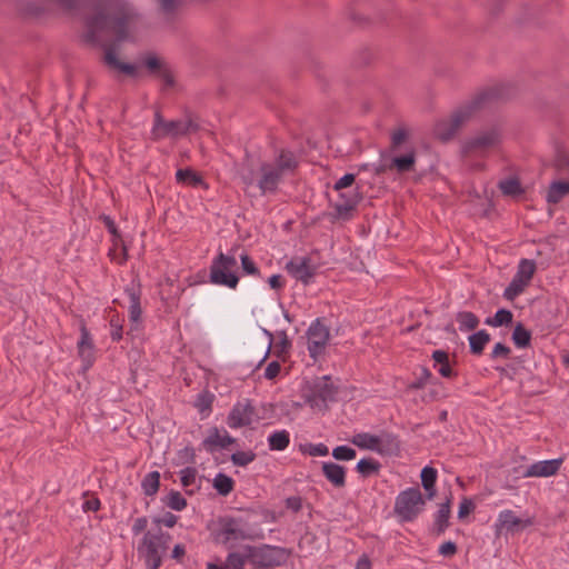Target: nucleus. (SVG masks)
<instances>
[{
	"label": "nucleus",
	"mask_w": 569,
	"mask_h": 569,
	"mask_svg": "<svg viewBox=\"0 0 569 569\" xmlns=\"http://www.w3.org/2000/svg\"><path fill=\"white\" fill-rule=\"evenodd\" d=\"M279 341L274 345V355L278 358H283L284 355L289 352V349L291 348V341L288 338L286 331L278 332Z\"/></svg>",
	"instance_id": "de8ad7c7"
},
{
	"label": "nucleus",
	"mask_w": 569,
	"mask_h": 569,
	"mask_svg": "<svg viewBox=\"0 0 569 569\" xmlns=\"http://www.w3.org/2000/svg\"><path fill=\"white\" fill-rule=\"evenodd\" d=\"M177 182L197 187L202 183V178L192 169H179L176 172Z\"/></svg>",
	"instance_id": "a19ab883"
},
{
	"label": "nucleus",
	"mask_w": 569,
	"mask_h": 569,
	"mask_svg": "<svg viewBox=\"0 0 569 569\" xmlns=\"http://www.w3.org/2000/svg\"><path fill=\"white\" fill-rule=\"evenodd\" d=\"M408 131L405 128L395 130L391 134V150L396 151L408 139Z\"/></svg>",
	"instance_id": "603ef678"
},
{
	"label": "nucleus",
	"mask_w": 569,
	"mask_h": 569,
	"mask_svg": "<svg viewBox=\"0 0 569 569\" xmlns=\"http://www.w3.org/2000/svg\"><path fill=\"white\" fill-rule=\"evenodd\" d=\"M361 201V194L358 190L339 191V200L333 204L338 219L348 220L351 212L356 210L358 203Z\"/></svg>",
	"instance_id": "4468645a"
},
{
	"label": "nucleus",
	"mask_w": 569,
	"mask_h": 569,
	"mask_svg": "<svg viewBox=\"0 0 569 569\" xmlns=\"http://www.w3.org/2000/svg\"><path fill=\"white\" fill-rule=\"evenodd\" d=\"M163 502L172 510L181 511L187 507V500L179 491L171 490Z\"/></svg>",
	"instance_id": "a18cd8bd"
},
{
	"label": "nucleus",
	"mask_w": 569,
	"mask_h": 569,
	"mask_svg": "<svg viewBox=\"0 0 569 569\" xmlns=\"http://www.w3.org/2000/svg\"><path fill=\"white\" fill-rule=\"evenodd\" d=\"M355 180H356V176L353 173H346L338 181H336V183L333 184V189L336 191H341L343 189H347L355 183Z\"/></svg>",
	"instance_id": "bf43d9fd"
},
{
	"label": "nucleus",
	"mask_w": 569,
	"mask_h": 569,
	"mask_svg": "<svg viewBox=\"0 0 569 569\" xmlns=\"http://www.w3.org/2000/svg\"><path fill=\"white\" fill-rule=\"evenodd\" d=\"M510 88L506 84H497L479 92L471 101L459 107L449 119L437 122L436 137L446 142L455 137L457 131L479 110L490 106L493 101L507 99Z\"/></svg>",
	"instance_id": "f257e3e1"
},
{
	"label": "nucleus",
	"mask_w": 569,
	"mask_h": 569,
	"mask_svg": "<svg viewBox=\"0 0 569 569\" xmlns=\"http://www.w3.org/2000/svg\"><path fill=\"white\" fill-rule=\"evenodd\" d=\"M256 453L252 450L237 451L231 455V461L234 466L246 467L256 459Z\"/></svg>",
	"instance_id": "49530a36"
},
{
	"label": "nucleus",
	"mask_w": 569,
	"mask_h": 569,
	"mask_svg": "<svg viewBox=\"0 0 569 569\" xmlns=\"http://www.w3.org/2000/svg\"><path fill=\"white\" fill-rule=\"evenodd\" d=\"M500 138V132L496 128L482 131L476 137L465 141L462 144V153L465 156L483 154L489 149L499 144Z\"/></svg>",
	"instance_id": "9d476101"
},
{
	"label": "nucleus",
	"mask_w": 569,
	"mask_h": 569,
	"mask_svg": "<svg viewBox=\"0 0 569 569\" xmlns=\"http://www.w3.org/2000/svg\"><path fill=\"white\" fill-rule=\"evenodd\" d=\"M498 187L505 196L517 197L523 193V189L518 178L501 180Z\"/></svg>",
	"instance_id": "4c0bfd02"
},
{
	"label": "nucleus",
	"mask_w": 569,
	"mask_h": 569,
	"mask_svg": "<svg viewBox=\"0 0 569 569\" xmlns=\"http://www.w3.org/2000/svg\"><path fill=\"white\" fill-rule=\"evenodd\" d=\"M416 163V152L413 150L402 156L393 157L390 161V167L399 173L412 171Z\"/></svg>",
	"instance_id": "bb28decb"
},
{
	"label": "nucleus",
	"mask_w": 569,
	"mask_h": 569,
	"mask_svg": "<svg viewBox=\"0 0 569 569\" xmlns=\"http://www.w3.org/2000/svg\"><path fill=\"white\" fill-rule=\"evenodd\" d=\"M490 341V335L486 330H480L476 333H472L469 337V348L470 352L476 356H480L486 345Z\"/></svg>",
	"instance_id": "7c9ffc66"
},
{
	"label": "nucleus",
	"mask_w": 569,
	"mask_h": 569,
	"mask_svg": "<svg viewBox=\"0 0 569 569\" xmlns=\"http://www.w3.org/2000/svg\"><path fill=\"white\" fill-rule=\"evenodd\" d=\"M281 370V366L278 361H271L268 363L266 370H264V378L268 380L274 379Z\"/></svg>",
	"instance_id": "774afa93"
},
{
	"label": "nucleus",
	"mask_w": 569,
	"mask_h": 569,
	"mask_svg": "<svg viewBox=\"0 0 569 569\" xmlns=\"http://www.w3.org/2000/svg\"><path fill=\"white\" fill-rule=\"evenodd\" d=\"M290 443V433L287 430H278L268 437V446L272 451H282Z\"/></svg>",
	"instance_id": "c756f323"
},
{
	"label": "nucleus",
	"mask_w": 569,
	"mask_h": 569,
	"mask_svg": "<svg viewBox=\"0 0 569 569\" xmlns=\"http://www.w3.org/2000/svg\"><path fill=\"white\" fill-rule=\"evenodd\" d=\"M510 352H511V349L508 346L503 345L502 342H498L493 347L490 357L492 359H497V358H500V357L501 358H509Z\"/></svg>",
	"instance_id": "0e129e2a"
},
{
	"label": "nucleus",
	"mask_w": 569,
	"mask_h": 569,
	"mask_svg": "<svg viewBox=\"0 0 569 569\" xmlns=\"http://www.w3.org/2000/svg\"><path fill=\"white\" fill-rule=\"evenodd\" d=\"M458 551L457 545L453 541H446L440 545L438 552L443 557H453Z\"/></svg>",
	"instance_id": "338daca9"
},
{
	"label": "nucleus",
	"mask_w": 569,
	"mask_h": 569,
	"mask_svg": "<svg viewBox=\"0 0 569 569\" xmlns=\"http://www.w3.org/2000/svg\"><path fill=\"white\" fill-rule=\"evenodd\" d=\"M246 562L250 563V557L248 551H231L226 558L224 568L226 569H243Z\"/></svg>",
	"instance_id": "2f4dec72"
},
{
	"label": "nucleus",
	"mask_w": 569,
	"mask_h": 569,
	"mask_svg": "<svg viewBox=\"0 0 569 569\" xmlns=\"http://www.w3.org/2000/svg\"><path fill=\"white\" fill-rule=\"evenodd\" d=\"M378 449L376 452L382 456H398L401 450V445L398 436L382 431L378 438Z\"/></svg>",
	"instance_id": "aec40b11"
},
{
	"label": "nucleus",
	"mask_w": 569,
	"mask_h": 569,
	"mask_svg": "<svg viewBox=\"0 0 569 569\" xmlns=\"http://www.w3.org/2000/svg\"><path fill=\"white\" fill-rule=\"evenodd\" d=\"M520 522L521 520L515 515L512 510H503L498 516L496 527L498 530L501 528L512 530L515 527L519 526Z\"/></svg>",
	"instance_id": "ea45409f"
},
{
	"label": "nucleus",
	"mask_w": 569,
	"mask_h": 569,
	"mask_svg": "<svg viewBox=\"0 0 569 569\" xmlns=\"http://www.w3.org/2000/svg\"><path fill=\"white\" fill-rule=\"evenodd\" d=\"M242 270L251 276H258L260 273L259 268L256 266L254 261L247 254L243 253L240 256Z\"/></svg>",
	"instance_id": "5fc2aeb1"
},
{
	"label": "nucleus",
	"mask_w": 569,
	"mask_h": 569,
	"mask_svg": "<svg viewBox=\"0 0 569 569\" xmlns=\"http://www.w3.org/2000/svg\"><path fill=\"white\" fill-rule=\"evenodd\" d=\"M218 526L219 529L216 539L229 550L234 549L238 541H253L260 538L248 528V523L242 518L231 516L220 517L218 519Z\"/></svg>",
	"instance_id": "7ed1b4c3"
},
{
	"label": "nucleus",
	"mask_w": 569,
	"mask_h": 569,
	"mask_svg": "<svg viewBox=\"0 0 569 569\" xmlns=\"http://www.w3.org/2000/svg\"><path fill=\"white\" fill-rule=\"evenodd\" d=\"M379 435H372L369 432H360L352 436L350 439L351 443L360 449L376 451L378 449Z\"/></svg>",
	"instance_id": "c85d7f7f"
},
{
	"label": "nucleus",
	"mask_w": 569,
	"mask_h": 569,
	"mask_svg": "<svg viewBox=\"0 0 569 569\" xmlns=\"http://www.w3.org/2000/svg\"><path fill=\"white\" fill-rule=\"evenodd\" d=\"M438 472L435 468L426 466L421 470V485L427 492V499L431 500L436 496V482H437Z\"/></svg>",
	"instance_id": "393cba45"
},
{
	"label": "nucleus",
	"mask_w": 569,
	"mask_h": 569,
	"mask_svg": "<svg viewBox=\"0 0 569 569\" xmlns=\"http://www.w3.org/2000/svg\"><path fill=\"white\" fill-rule=\"evenodd\" d=\"M475 509V503L469 498H463L459 505L458 518L463 519Z\"/></svg>",
	"instance_id": "680f3d73"
},
{
	"label": "nucleus",
	"mask_w": 569,
	"mask_h": 569,
	"mask_svg": "<svg viewBox=\"0 0 569 569\" xmlns=\"http://www.w3.org/2000/svg\"><path fill=\"white\" fill-rule=\"evenodd\" d=\"M77 347L78 355L86 363V367H91L94 361V345L91 333L84 322L80 326V339Z\"/></svg>",
	"instance_id": "dca6fc26"
},
{
	"label": "nucleus",
	"mask_w": 569,
	"mask_h": 569,
	"mask_svg": "<svg viewBox=\"0 0 569 569\" xmlns=\"http://www.w3.org/2000/svg\"><path fill=\"white\" fill-rule=\"evenodd\" d=\"M237 267V259L220 252L210 266V281L214 284L226 286L234 289L238 286L239 278L232 272Z\"/></svg>",
	"instance_id": "423d86ee"
},
{
	"label": "nucleus",
	"mask_w": 569,
	"mask_h": 569,
	"mask_svg": "<svg viewBox=\"0 0 569 569\" xmlns=\"http://www.w3.org/2000/svg\"><path fill=\"white\" fill-rule=\"evenodd\" d=\"M159 486H160L159 471H151V472L147 473L141 482L143 493L149 497H152L158 492Z\"/></svg>",
	"instance_id": "473e14b6"
},
{
	"label": "nucleus",
	"mask_w": 569,
	"mask_h": 569,
	"mask_svg": "<svg viewBox=\"0 0 569 569\" xmlns=\"http://www.w3.org/2000/svg\"><path fill=\"white\" fill-rule=\"evenodd\" d=\"M132 19V12L120 9L118 12L109 14L98 12L88 21L87 40L97 41V33L101 31H111L116 34V41L122 42L128 38V24Z\"/></svg>",
	"instance_id": "f03ea898"
},
{
	"label": "nucleus",
	"mask_w": 569,
	"mask_h": 569,
	"mask_svg": "<svg viewBox=\"0 0 569 569\" xmlns=\"http://www.w3.org/2000/svg\"><path fill=\"white\" fill-rule=\"evenodd\" d=\"M271 164L284 174L287 171H293L298 167V161L293 152L282 149Z\"/></svg>",
	"instance_id": "a878e982"
},
{
	"label": "nucleus",
	"mask_w": 569,
	"mask_h": 569,
	"mask_svg": "<svg viewBox=\"0 0 569 569\" xmlns=\"http://www.w3.org/2000/svg\"><path fill=\"white\" fill-rule=\"evenodd\" d=\"M257 418L256 408L250 400L238 401L227 417V425L231 429L250 426Z\"/></svg>",
	"instance_id": "ddd939ff"
},
{
	"label": "nucleus",
	"mask_w": 569,
	"mask_h": 569,
	"mask_svg": "<svg viewBox=\"0 0 569 569\" xmlns=\"http://www.w3.org/2000/svg\"><path fill=\"white\" fill-rule=\"evenodd\" d=\"M356 450L348 446H338L332 450V457L339 461H349L356 458Z\"/></svg>",
	"instance_id": "8fccbe9b"
},
{
	"label": "nucleus",
	"mask_w": 569,
	"mask_h": 569,
	"mask_svg": "<svg viewBox=\"0 0 569 569\" xmlns=\"http://www.w3.org/2000/svg\"><path fill=\"white\" fill-rule=\"evenodd\" d=\"M199 129V118L193 113H186L184 119L168 121L162 118L160 112H156L152 136L154 140H160L166 137L177 138L191 132H197Z\"/></svg>",
	"instance_id": "20e7f679"
},
{
	"label": "nucleus",
	"mask_w": 569,
	"mask_h": 569,
	"mask_svg": "<svg viewBox=\"0 0 569 569\" xmlns=\"http://www.w3.org/2000/svg\"><path fill=\"white\" fill-rule=\"evenodd\" d=\"M513 315L508 309H499L493 317L485 320V323L491 327L509 326L512 322Z\"/></svg>",
	"instance_id": "79ce46f5"
},
{
	"label": "nucleus",
	"mask_w": 569,
	"mask_h": 569,
	"mask_svg": "<svg viewBox=\"0 0 569 569\" xmlns=\"http://www.w3.org/2000/svg\"><path fill=\"white\" fill-rule=\"evenodd\" d=\"M322 473L336 488L346 486V468L335 462H322Z\"/></svg>",
	"instance_id": "5701e85b"
},
{
	"label": "nucleus",
	"mask_w": 569,
	"mask_h": 569,
	"mask_svg": "<svg viewBox=\"0 0 569 569\" xmlns=\"http://www.w3.org/2000/svg\"><path fill=\"white\" fill-rule=\"evenodd\" d=\"M567 194H569V182L567 181H553L547 192L546 200L548 203L557 204Z\"/></svg>",
	"instance_id": "cd10ccee"
},
{
	"label": "nucleus",
	"mask_w": 569,
	"mask_h": 569,
	"mask_svg": "<svg viewBox=\"0 0 569 569\" xmlns=\"http://www.w3.org/2000/svg\"><path fill=\"white\" fill-rule=\"evenodd\" d=\"M84 497L87 498L82 505V509L88 512V511H98L100 509V500L97 498V497H89V493L86 492L84 493Z\"/></svg>",
	"instance_id": "69168bd1"
},
{
	"label": "nucleus",
	"mask_w": 569,
	"mask_h": 569,
	"mask_svg": "<svg viewBox=\"0 0 569 569\" xmlns=\"http://www.w3.org/2000/svg\"><path fill=\"white\" fill-rule=\"evenodd\" d=\"M426 498L417 487L401 491L395 501V513L403 522L413 521L423 510Z\"/></svg>",
	"instance_id": "39448f33"
},
{
	"label": "nucleus",
	"mask_w": 569,
	"mask_h": 569,
	"mask_svg": "<svg viewBox=\"0 0 569 569\" xmlns=\"http://www.w3.org/2000/svg\"><path fill=\"white\" fill-rule=\"evenodd\" d=\"M260 172L261 177L258 181V187L261 194L274 193L278 190V186L281 182L283 174L268 162H263L260 166Z\"/></svg>",
	"instance_id": "2eb2a0df"
},
{
	"label": "nucleus",
	"mask_w": 569,
	"mask_h": 569,
	"mask_svg": "<svg viewBox=\"0 0 569 569\" xmlns=\"http://www.w3.org/2000/svg\"><path fill=\"white\" fill-rule=\"evenodd\" d=\"M236 442V439L227 431H224V435L221 436L219 432V429L217 427H213L209 430V435L207 438L202 441V447L209 451L213 452L217 448H227L228 446Z\"/></svg>",
	"instance_id": "6ab92c4d"
},
{
	"label": "nucleus",
	"mask_w": 569,
	"mask_h": 569,
	"mask_svg": "<svg viewBox=\"0 0 569 569\" xmlns=\"http://www.w3.org/2000/svg\"><path fill=\"white\" fill-rule=\"evenodd\" d=\"M143 63H144L146 68L152 73H157L162 70V62L156 56H148L144 59Z\"/></svg>",
	"instance_id": "052dcab7"
},
{
	"label": "nucleus",
	"mask_w": 569,
	"mask_h": 569,
	"mask_svg": "<svg viewBox=\"0 0 569 569\" xmlns=\"http://www.w3.org/2000/svg\"><path fill=\"white\" fill-rule=\"evenodd\" d=\"M431 378H432L431 371L426 367H421L420 375L412 382H410L409 389H411V390L422 389Z\"/></svg>",
	"instance_id": "3c124183"
},
{
	"label": "nucleus",
	"mask_w": 569,
	"mask_h": 569,
	"mask_svg": "<svg viewBox=\"0 0 569 569\" xmlns=\"http://www.w3.org/2000/svg\"><path fill=\"white\" fill-rule=\"evenodd\" d=\"M181 475V485L184 488H188L196 482V477L198 475V471L194 467H187L180 471Z\"/></svg>",
	"instance_id": "864d4df0"
},
{
	"label": "nucleus",
	"mask_w": 569,
	"mask_h": 569,
	"mask_svg": "<svg viewBox=\"0 0 569 569\" xmlns=\"http://www.w3.org/2000/svg\"><path fill=\"white\" fill-rule=\"evenodd\" d=\"M535 271L536 262L533 260L521 259L515 276L529 284L535 274Z\"/></svg>",
	"instance_id": "58836bf2"
},
{
	"label": "nucleus",
	"mask_w": 569,
	"mask_h": 569,
	"mask_svg": "<svg viewBox=\"0 0 569 569\" xmlns=\"http://www.w3.org/2000/svg\"><path fill=\"white\" fill-rule=\"evenodd\" d=\"M172 537L159 528L157 531L144 533L138 551L141 556L166 555Z\"/></svg>",
	"instance_id": "9b49d317"
},
{
	"label": "nucleus",
	"mask_w": 569,
	"mask_h": 569,
	"mask_svg": "<svg viewBox=\"0 0 569 569\" xmlns=\"http://www.w3.org/2000/svg\"><path fill=\"white\" fill-rule=\"evenodd\" d=\"M103 61L111 69L119 70L130 77L137 76V67L134 64L121 62L118 59L116 43L104 46Z\"/></svg>",
	"instance_id": "a211bd4d"
},
{
	"label": "nucleus",
	"mask_w": 569,
	"mask_h": 569,
	"mask_svg": "<svg viewBox=\"0 0 569 569\" xmlns=\"http://www.w3.org/2000/svg\"><path fill=\"white\" fill-rule=\"evenodd\" d=\"M450 513H451V499L448 498L446 502L440 503L437 512L435 513V520L431 528V532L436 536H441L450 526Z\"/></svg>",
	"instance_id": "412c9836"
},
{
	"label": "nucleus",
	"mask_w": 569,
	"mask_h": 569,
	"mask_svg": "<svg viewBox=\"0 0 569 569\" xmlns=\"http://www.w3.org/2000/svg\"><path fill=\"white\" fill-rule=\"evenodd\" d=\"M211 405H212V396L208 395V393H201L197 397V400H196V408L200 411V412H204V411H209L211 410Z\"/></svg>",
	"instance_id": "4d7b16f0"
},
{
	"label": "nucleus",
	"mask_w": 569,
	"mask_h": 569,
	"mask_svg": "<svg viewBox=\"0 0 569 569\" xmlns=\"http://www.w3.org/2000/svg\"><path fill=\"white\" fill-rule=\"evenodd\" d=\"M287 272L297 281L309 284L317 273V266L310 257H293L286 263Z\"/></svg>",
	"instance_id": "f8f14e48"
},
{
	"label": "nucleus",
	"mask_w": 569,
	"mask_h": 569,
	"mask_svg": "<svg viewBox=\"0 0 569 569\" xmlns=\"http://www.w3.org/2000/svg\"><path fill=\"white\" fill-rule=\"evenodd\" d=\"M213 488L221 496H228L234 488V481L226 473L219 472L213 479Z\"/></svg>",
	"instance_id": "c9c22d12"
},
{
	"label": "nucleus",
	"mask_w": 569,
	"mask_h": 569,
	"mask_svg": "<svg viewBox=\"0 0 569 569\" xmlns=\"http://www.w3.org/2000/svg\"><path fill=\"white\" fill-rule=\"evenodd\" d=\"M527 286L528 283L513 276L509 286L505 289L503 297L507 300H513L516 297H518L525 291Z\"/></svg>",
	"instance_id": "37998d69"
},
{
	"label": "nucleus",
	"mask_w": 569,
	"mask_h": 569,
	"mask_svg": "<svg viewBox=\"0 0 569 569\" xmlns=\"http://www.w3.org/2000/svg\"><path fill=\"white\" fill-rule=\"evenodd\" d=\"M178 521V517L173 515L172 512H166L162 517H156L153 518V523L157 526H166L168 528H172L176 526Z\"/></svg>",
	"instance_id": "13d9d810"
},
{
	"label": "nucleus",
	"mask_w": 569,
	"mask_h": 569,
	"mask_svg": "<svg viewBox=\"0 0 569 569\" xmlns=\"http://www.w3.org/2000/svg\"><path fill=\"white\" fill-rule=\"evenodd\" d=\"M338 387L333 385L330 376L318 378L309 392L306 395V402L313 409L326 411L328 402L336 401Z\"/></svg>",
	"instance_id": "0eeeda50"
},
{
	"label": "nucleus",
	"mask_w": 569,
	"mask_h": 569,
	"mask_svg": "<svg viewBox=\"0 0 569 569\" xmlns=\"http://www.w3.org/2000/svg\"><path fill=\"white\" fill-rule=\"evenodd\" d=\"M243 551L249 552L250 563L258 568H273L282 563L283 549L270 545L243 546Z\"/></svg>",
	"instance_id": "6e6552de"
},
{
	"label": "nucleus",
	"mask_w": 569,
	"mask_h": 569,
	"mask_svg": "<svg viewBox=\"0 0 569 569\" xmlns=\"http://www.w3.org/2000/svg\"><path fill=\"white\" fill-rule=\"evenodd\" d=\"M511 339L516 347L528 348L531 341V332L521 322H518L513 329Z\"/></svg>",
	"instance_id": "72a5a7b5"
},
{
	"label": "nucleus",
	"mask_w": 569,
	"mask_h": 569,
	"mask_svg": "<svg viewBox=\"0 0 569 569\" xmlns=\"http://www.w3.org/2000/svg\"><path fill=\"white\" fill-rule=\"evenodd\" d=\"M164 555L141 556L147 569H160Z\"/></svg>",
	"instance_id": "e2e57ef3"
},
{
	"label": "nucleus",
	"mask_w": 569,
	"mask_h": 569,
	"mask_svg": "<svg viewBox=\"0 0 569 569\" xmlns=\"http://www.w3.org/2000/svg\"><path fill=\"white\" fill-rule=\"evenodd\" d=\"M380 469L381 463L372 458H363L356 466V470L365 478L379 473Z\"/></svg>",
	"instance_id": "e433bc0d"
},
{
	"label": "nucleus",
	"mask_w": 569,
	"mask_h": 569,
	"mask_svg": "<svg viewBox=\"0 0 569 569\" xmlns=\"http://www.w3.org/2000/svg\"><path fill=\"white\" fill-rule=\"evenodd\" d=\"M456 319L461 331H471L479 326V318L471 311H460L457 313Z\"/></svg>",
	"instance_id": "f704fd0d"
},
{
	"label": "nucleus",
	"mask_w": 569,
	"mask_h": 569,
	"mask_svg": "<svg viewBox=\"0 0 569 569\" xmlns=\"http://www.w3.org/2000/svg\"><path fill=\"white\" fill-rule=\"evenodd\" d=\"M126 295L129 298V319L131 322L137 323L141 319V289L139 284L131 283L124 289Z\"/></svg>",
	"instance_id": "4be33fe9"
},
{
	"label": "nucleus",
	"mask_w": 569,
	"mask_h": 569,
	"mask_svg": "<svg viewBox=\"0 0 569 569\" xmlns=\"http://www.w3.org/2000/svg\"><path fill=\"white\" fill-rule=\"evenodd\" d=\"M299 450L311 457H325L329 453V448L325 443H303L299 446Z\"/></svg>",
	"instance_id": "c03bdc74"
},
{
	"label": "nucleus",
	"mask_w": 569,
	"mask_h": 569,
	"mask_svg": "<svg viewBox=\"0 0 569 569\" xmlns=\"http://www.w3.org/2000/svg\"><path fill=\"white\" fill-rule=\"evenodd\" d=\"M435 361L433 367L438 370L439 375L447 379L457 377V372L450 365L449 353L445 350H435L431 355Z\"/></svg>",
	"instance_id": "b1692460"
},
{
	"label": "nucleus",
	"mask_w": 569,
	"mask_h": 569,
	"mask_svg": "<svg viewBox=\"0 0 569 569\" xmlns=\"http://www.w3.org/2000/svg\"><path fill=\"white\" fill-rule=\"evenodd\" d=\"M562 465V459H551V460H543L538 461L529 466L526 471L523 472L525 478L530 477H551L558 472Z\"/></svg>",
	"instance_id": "f3484780"
},
{
	"label": "nucleus",
	"mask_w": 569,
	"mask_h": 569,
	"mask_svg": "<svg viewBox=\"0 0 569 569\" xmlns=\"http://www.w3.org/2000/svg\"><path fill=\"white\" fill-rule=\"evenodd\" d=\"M307 337L309 356L317 361L319 357L325 355L330 339V330L321 318H317L309 326Z\"/></svg>",
	"instance_id": "1a4fd4ad"
},
{
	"label": "nucleus",
	"mask_w": 569,
	"mask_h": 569,
	"mask_svg": "<svg viewBox=\"0 0 569 569\" xmlns=\"http://www.w3.org/2000/svg\"><path fill=\"white\" fill-rule=\"evenodd\" d=\"M123 319L119 317V315L114 313L110 318V337L112 341L118 342L122 339L123 328H122Z\"/></svg>",
	"instance_id": "09e8293b"
},
{
	"label": "nucleus",
	"mask_w": 569,
	"mask_h": 569,
	"mask_svg": "<svg viewBox=\"0 0 569 569\" xmlns=\"http://www.w3.org/2000/svg\"><path fill=\"white\" fill-rule=\"evenodd\" d=\"M158 2L166 16H172L181 4V0H158Z\"/></svg>",
	"instance_id": "6e6d98bb"
}]
</instances>
